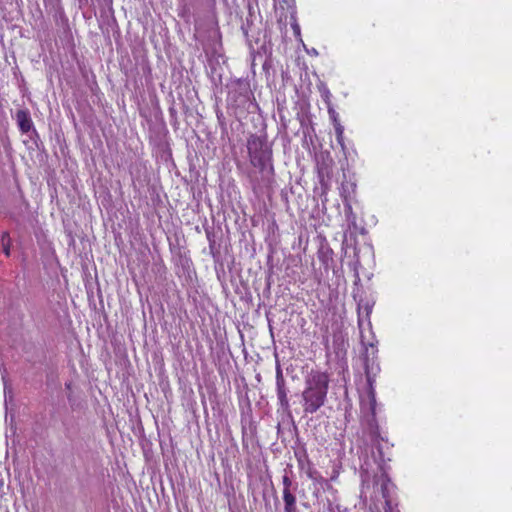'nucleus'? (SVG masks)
<instances>
[{
	"label": "nucleus",
	"instance_id": "obj_1",
	"mask_svg": "<svg viewBox=\"0 0 512 512\" xmlns=\"http://www.w3.org/2000/svg\"><path fill=\"white\" fill-rule=\"evenodd\" d=\"M330 377L327 372L311 371L302 391V408L305 415L318 412L326 403Z\"/></svg>",
	"mask_w": 512,
	"mask_h": 512
},
{
	"label": "nucleus",
	"instance_id": "obj_2",
	"mask_svg": "<svg viewBox=\"0 0 512 512\" xmlns=\"http://www.w3.org/2000/svg\"><path fill=\"white\" fill-rule=\"evenodd\" d=\"M244 176L256 196L269 193L275 183V169L273 164L250 165L244 171Z\"/></svg>",
	"mask_w": 512,
	"mask_h": 512
},
{
	"label": "nucleus",
	"instance_id": "obj_3",
	"mask_svg": "<svg viewBox=\"0 0 512 512\" xmlns=\"http://www.w3.org/2000/svg\"><path fill=\"white\" fill-rule=\"evenodd\" d=\"M246 148L250 165L273 164L272 143L268 141L265 132L249 135Z\"/></svg>",
	"mask_w": 512,
	"mask_h": 512
},
{
	"label": "nucleus",
	"instance_id": "obj_4",
	"mask_svg": "<svg viewBox=\"0 0 512 512\" xmlns=\"http://www.w3.org/2000/svg\"><path fill=\"white\" fill-rule=\"evenodd\" d=\"M252 98L253 93L248 81L238 79L231 84L227 97L229 105L245 110H249L251 106L257 108L258 105L252 101Z\"/></svg>",
	"mask_w": 512,
	"mask_h": 512
},
{
	"label": "nucleus",
	"instance_id": "obj_5",
	"mask_svg": "<svg viewBox=\"0 0 512 512\" xmlns=\"http://www.w3.org/2000/svg\"><path fill=\"white\" fill-rule=\"evenodd\" d=\"M365 375L368 384L369 413L366 417L367 430L373 440L380 438L379 426L376 420V393L374 389V375H372L368 361L365 362Z\"/></svg>",
	"mask_w": 512,
	"mask_h": 512
},
{
	"label": "nucleus",
	"instance_id": "obj_6",
	"mask_svg": "<svg viewBox=\"0 0 512 512\" xmlns=\"http://www.w3.org/2000/svg\"><path fill=\"white\" fill-rule=\"evenodd\" d=\"M289 388L286 385V380L284 378L281 366L278 364L276 366V395L278 399L279 409L284 415L291 417V406L288 399Z\"/></svg>",
	"mask_w": 512,
	"mask_h": 512
},
{
	"label": "nucleus",
	"instance_id": "obj_7",
	"mask_svg": "<svg viewBox=\"0 0 512 512\" xmlns=\"http://www.w3.org/2000/svg\"><path fill=\"white\" fill-rule=\"evenodd\" d=\"M16 121L22 133H28L33 127V122L30 117V113L26 109L17 111Z\"/></svg>",
	"mask_w": 512,
	"mask_h": 512
},
{
	"label": "nucleus",
	"instance_id": "obj_8",
	"mask_svg": "<svg viewBox=\"0 0 512 512\" xmlns=\"http://www.w3.org/2000/svg\"><path fill=\"white\" fill-rule=\"evenodd\" d=\"M216 226H207L205 229L207 238L209 240V249L210 253L214 259L215 262H219L220 260V250L219 245H217L216 240L214 238V230Z\"/></svg>",
	"mask_w": 512,
	"mask_h": 512
},
{
	"label": "nucleus",
	"instance_id": "obj_9",
	"mask_svg": "<svg viewBox=\"0 0 512 512\" xmlns=\"http://www.w3.org/2000/svg\"><path fill=\"white\" fill-rule=\"evenodd\" d=\"M296 491H283L284 512H299L296 505Z\"/></svg>",
	"mask_w": 512,
	"mask_h": 512
},
{
	"label": "nucleus",
	"instance_id": "obj_10",
	"mask_svg": "<svg viewBox=\"0 0 512 512\" xmlns=\"http://www.w3.org/2000/svg\"><path fill=\"white\" fill-rule=\"evenodd\" d=\"M371 311H372V306L368 302H366L364 304H362V300L358 302L357 312H358V325H359V327H361L362 322H363V314L365 313V317L367 319H369Z\"/></svg>",
	"mask_w": 512,
	"mask_h": 512
},
{
	"label": "nucleus",
	"instance_id": "obj_11",
	"mask_svg": "<svg viewBox=\"0 0 512 512\" xmlns=\"http://www.w3.org/2000/svg\"><path fill=\"white\" fill-rule=\"evenodd\" d=\"M318 257L325 269H328L330 264L333 263V251L330 248L319 250Z\"/></svg>",
	"mask_w": 512,
	"mask_h": 512
},
{
	"label": "nucleus",
	"instance_id": "obj_12",
	"mask_svg": "<svg viewBox=\"0 0 512 512\" xmlns=\"http://www.w3.org/2000/svg\"><path fill=\"white\" fill-rule=\"evenodd\" d=\"M355 189H356V184L355 183L349 182V181L342 182V184H341V195H342V197L345 200H347L348 198L351 197L352 194L355 193Z\"/></svg>",
	"mask_w": 512,
	"mask_h": 512
},
{
	"label": "nucleus",
	"instance_id": "obj_13",
	"mask_svg": "<svg viewBox=\"0 0 512 512\" xmlns=\"http://www.w3.org/2000/svg\"><path fill=\"white\" fill-rule=\"evenodd\" d=\"M393 486L390 479L386 476H382L381 493L384 500L391 499L390 488Z\"/></svg>",
	"mask_w": 512,
	"mask_h": 512
},
{
	"label": "nucleus",
	"instance_id": "obj_14",
	"mask_svg": "<svg viewBox=\"0 0 512 512\" xmlns=\"http://www.w3.org/2000/svg\"><path fill=\"white\" fill-rule=\"evenodd\" d=\"M358 232L362 235H365L367 233L364 226H348V228L344 231L343 234V242H348V235L352 236Z\"/></svg>",
	"mask_w": 512,
	"mask_h": 512
},
{
	"label": "nucleus",
	"instance_id": "obj_15",
	"mask_svg": "<svg viewBox=\"0 0 512 512\" xmlns=\"http://www.w3.org/2000/svg\"><path fill=\"white\" fill-rule=\"evenodd\" d=\"M2 250L3 253L9 257L11 255V238L8 232H4L1 238Z\"/></svg>",
	"mask_w": 512,
	"mask_h": 512
},
{
	"label": "nucleus",
	"instance_id": "obj_16",
	"mask_svg": "<svg viewBox=\"0 0 512 512\" xmlns=\"http://www.w3.org/2000/svg\"><path fill=\"white\" fill-rule=\"evenodd\" d=\"M283 491L297 490L298 485L285 473L282 477Z\"/></svg>",
	"mask_w": 512,
	"mask_h": 512
},
{
	"label": "nucleus",
	"instance_id": "obj_17",
	"mask_svg": "<svg viewBox=\"0 0 512 512\" xmlns=\"http://www.w3.org/2000/svg\"><path fill=\"white\" fill-rule=\"evenodd\" d=\"M319 183L321 185V189H322V194H325L328 189H329V184H328V180L325 178L323 172H319Z\"/></svg>",
	"mask_w": 512,
	"mask_h": 512
},
{
	"label": "nucleus",
	"instance_id": "obj_18",
	"mask_svg": "<svg viewBox=\"0 0 512 512\" xmlns=\"http://www.w3.org/2000/svg\"><path fill=\"white\" fill-rule=\"evenodd\" d=\"M384 510H385V512H399V511L394 510L392 499L385 500Z\"/></svg>",
	"mask_w": 512,
	"mask_h": 512
},
{
	"label": "nucleus",
	"instance_id": "obj_19",
	"mask_svg": "<svg viewBox=\"0 0 512 512\" xmlns=\"http://www.w3.org/2000/svg\"><path fill=\"white\" fill-rule=\"evenodd\" d=\"M336 133H337V139L338 141L341 143V140H342V134H343V127L338 125L336 127Z\"/></svg>",
	"mask_w": 512,
	"mask_h": 512
},
{
	"label": "nucleus",
	"instance_id": "obj_20",
	"mask_svg": "<svg viewBox=\"0 0 512 512\" xmlns=\"http://www.w3.org/2000/svg\"><path fill=\"white\" fill-rule=\"evenodd\" d=\"M354 270H355V277H356V279L359 281V280H360V277H359V274H358L357 268L355 267V268H354Z\"/></svg>",
	"mask_w": 512,
	"mask_h": 512
},
{
	"label": "nucleus",
	"instance_id": "obj_21",
	"mask_svg": "<svg viewBox=\"0 0 512 512\" xmlns=\"http://www.w3.org/2000/svg\"><path fill=\"white\" fill-rule=\"evenodd\" d=\"M218 118H220L221 116H223V113H220V114H217Z\"/></svg>",
	"mask_w": 512,
	"mask_h": 512
},
{
	"label": "nucleus",
	"instance_id": "obj_22",
	"mask_svg": "<svg viewBox=\"0 0 512 512\" xmlns=\"http://www.w3.org/2000/svg\"><path fill=\"white\" fill-rule=\"evenodd\" d=\"M218 118H220L221 116H223V113H220V114H217Z\"/></svg>",
	"mask_w": 512,
	"mask_h": 512
}]
</instances>
